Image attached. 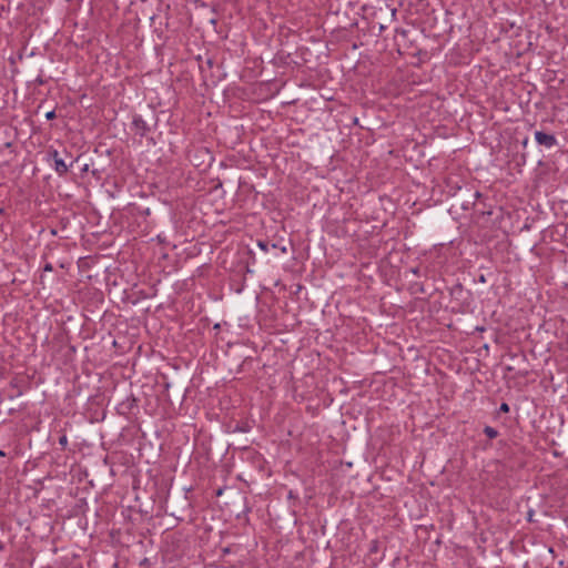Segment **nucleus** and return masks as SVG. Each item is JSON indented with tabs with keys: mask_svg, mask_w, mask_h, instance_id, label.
<instances>
[{
	"mask_svg": "<svg viewBox=\"0 0 568 568\" xmlns=\"http://www.w3.org/2000/svg\"><path fill=\"white\" fill-rule=\"evenodd\" d=\"M510 410V407L507 403H501L500 406H499V412L500 413H508Z\"/></svg>",
	"mask_w": 568,
	"mask_h": 568,
	"instance_id": "obj_12",
	"label": "nucleus"
},
{
	"mask_svg": "<svg viewBox=\"0 0 568 568\" xmlns=\"http://www.w3.org/2000/svg\"><path fill=\"white\" fill-rule=\"evenodd\" d=\"M445 183L447 194L454 197L458 196L459 193H463L465 185H468L467 183H463L458 176H448L446 178Z\"/></svg>",
	"mask_w": 568,
	"mask_h": 568,
	"instance_id": "obj_4",
	"label": "nucleus"
},
{
	"mask_svg": "<svg viewBox=\"0 0 568 568\" xmlns=\"http://www.w3.org/2000/svg\"><path fill=\"white\" fill-rule=\"evenodd\" d=\"M63 153L67 158H71V154L67 150H64Z\"/></svg>",
	"mask_w": 568,
	"mask_h": 568,
	"instance_id": "obj_22",
	"label": "nucleus"
},
{
	"mask_svg": "<svg viewBox=\"0 0 568 568\" xmlns=\"http://www.w3.org/2000/svg\"><path fill=\"white\" fill-rule=\"evenodd\" d=\"M151 120H153V121H154V125H156V123H158V118H156V115H155V113H154V112H151Z\"/></svg>",
	"mask_w": 568,
	"mask_h": 568,
	"instance_id": "obj_18",
	"label": "nucleus"
},
{
	"mask_svg": "<svg viewBox=\"0 0 568 568\" xmlns=\"http://www.w3.org/2000/svg\"><path fill=\"white\" fill-rule=\"evenodd\" d=\"M4 456H6V453L0 449V457H4Z\"/></svg>",
	"mask_w": 568,
	"mask_h": 568,
	"instance_id": "obj_25",
	"label": "nucleus"
},
{
	"mask_svg": "<svg viewBox=\"0 0 568 568\" xmlns=\"http://www.w3.org/2000/svg\"><path fill=\"white\" fill-rule=\"evenodd\" d=\"M257 246H258L262 251L267 252V251H268V246H270V244H268V242H266V241H258V242H257Z\"/></svg>",
	"mask_w": 568,
	"mask_h": 568,
	"instance_id": "obj_11",
	"label": "nucleus"
},
{
	"mask_svg": "<svg viewBox=\"0 0 568 568\" xmlns=\"http://www.w3.org/2000/svg\"><path fill=\"white\" fill-rule=\"evenodd\" d=\"M143 214L149 215V214H150V209H145V210L143 211Z\"/></svg>",
	"mask_w": 568,
	"mask_h": 568,
	"instance_id": "obj_24",
	"label": "nucleus"
},
{
	"mask_svg": "<svg viewBox=\"0 0 568 568\" xmlns=\"http://www.w3.org/2000/svg\"><path fill=\"white\" fill-rule=\"evenodd\" d=\"M248 422H236L234 427L231 429L233 433H248L251 430Z\"/></svg>",
	"mask_w": 568,
	"mask_h": 568,
	"instance_id": "obj_7",
	"label": "nucleus"
},
{
	"mask_svg": "<svg viewBox=\"0 0 568 568\" xmlns=\"http://www.w3.org/2000/svg\"><path fill=\"white\" fill-rule=\"evenodd\" d=\"M485 281H486V280H485V276H484V275H480V276H479V282L485 283Z\"/></svg>",
	"mask_w": 568,
	"mask_h": 568,
	"instance_id": "obj_21",
	"label": "nucleus"
},
{
	"mask_svg": "<svg viewBox=\"0 0 568 568\" xmlns=\"http://www.w3.org/2000/svg\"><path fill=\"white\" fill-rule=\"evenodd\" d=\"M132 130L135 135L145 138L151 132V125L141 115H134L132 119Z\"/></svg>",
	"mask_w": 568,
	"mask_h": 568,
	"instance_id": "obj_3",
	"label": "nucleus"
},
{
	"mask_svg": "<svg viewBox=\"0 0 568 568\" xmlns=\"http://www.w3.org/2000/svg\"><path fill=\"white\" fill-rule=\"evenodd\" d=\"M483 194L478 190H474L470 185H465L463 193H459L458 196H456V202L463 210L467 211L474 209L477 200Z\"/></svg>",
	"mask_w": 568,
	"mask_h": 568,
	"instance_id": "obj_1",
	"label": "nucleus"
},
{
	"mask_svg": "<svg viewBox=\"0 0 568 568\" xmlns=\"http://www.w3.org/2000/svg\"><path fill=\"white\" fill-rule=\"evenodd\" d=\"M36 82L39 84V85H43L45 83V80L39 75L37 79H36Z\"/></svg>",
	"mask_w": 568,
	"mask_h": 568,
	"instance_id": "obj_17",
	"label": "nucleus"
},
{
	"mask_svg": "<svg viewBox=\"0 0 568 568\" xmlns=\"http://www.w3.org/2000/svg\"><path fill=\"white\" fill-rule=\"evenodd\" d=\"M408 31L404 29H396V34L402 36L403 38L407 37Z\"/></svg>",
	"mask_w": 568,
	"mask_h": 568,
	"instance_id": "obj_15",
	"label": "nucleus"
},
{
	"mask_svg": "<svg viewBox=\"0 0 568 568\" xmlns=\"http://www.w3.org/2000/svg\"><path fill=\"white\" fill-rule=\"evenodd\" d=\"M47 160L53 162L54 171L60 175H65L69 171V165L65 163V160L60 155L59 151L55 149H50L47 153Z\"/></svg>",
	"mask_w": 568,
	"mask_h": 568,
	"instance_id": "obj_2",
	"label": "nucleus"
},
{
	"mask_svg": "<svg viewBox=\"0 0 568 568\" xmlns=\"http://www.w3.org/2000/svg\"><path fill=\"white\" fill-rule=\"evenodd\" d=\"M484 434L489 438V439H494L496 438L499 433L496 428L491 427V426H485L484 427Z\"/></svg>",
	"mask_w": 568,
	"mask_h": 568,
	"instance_id": "obj_9",
	"label": "nucleus"
},
{
	"mask_svg": "<svg viewBox=\"0 0 568 568\" xmlns=\"http://www.w3.org/2000/svg\"><path fill=\"white\" fill-rule=\"evenodd\" d=\"M55 118H57L55 110H51V111L45 113V119L49 120V121L53 120Z\"/></svg>",
	"mask_w": 568,
	"mask_h": 568,
	"instance_id": "obj_14",
	"label": "nucleus"
},
{
	"mask_svg": "<svg viewBox=\"0 0 568 568\" xmlns=\"http://www.w3.org/2000/svg\"><path fill=\"white\" fill-rule=\"evenodd\" d=\"M219 328H220V324H215L214 329H219Z\"/></svg>",
	"mask_w": 568,
	"mask_h": 568,
	"instance_id": "obj_26",
	"label": "nucleus"
},
{
	"mask_svg": "<svg viewBox=\"0 0 568 568\" xmlns=\"http://www.w3.org/2000/svg\"><path fill=\"white\" fill-rule=\"evenodd\" d=\"M88 171H89V164H84L83 168L81 169V172L84 173Z\"/></svg>",
	"mask_w": 568,
	"mask_h": 568,
	"instance_id": "obj_19",
	"label": "nucleus"
},
{
	"mask_svg": "<svg viewBox=\"0 0 568 568\" xmlns=\"http://www.w3.org/2000/svg\"><path fill=\"white\" fill-rule=\"evenodd\" d=\"M4 213V209H0V214H3Z\"/></svg>",
	"mask_w": 568,
	"mask_h": 568,
	"instance_id": "obj_29",
	"label": "nucleus"
},
{
	"mask_svg": "<svg viewBox=\"0 0 568 568\" xmlns=\"http://www.w3.org/2000/svg\"><path fill=\"white\" fill-rule=\"evenodd\" d=\"M379 551V541L377 539H373L369 542L368 555H375Z\"/></svg>",
	"mask_w": 568,
	"mask_h": 568,
	"instance_id": "obj_10",
	"label": "nucleus"
},
{
	"mask_svg": "<svg viewBox=\"0 0 568 568\" xmlns=\"http://www.w3.org/2000/svg\"><path fill=\"white\" fill-rule=\"evenodd\" d=\"M479 213H480L481 215H484V214H488V215H490V214H491V212H490V211H488V212L480 211Z\"/></svg>",
	"mask_w": 568,
	"mask_h": 568,
	"instance_id": "obj_23",
	"label": "nucleus"
},
{
	"mask_svg": "<svg viewBox=\"0 0 568 568\" xmlns=\"http://www.w3.org/2000/svg\"><path fill=\"white\" fill-rule=\"evenodd\" d=\"M450 296L458 300V301H462V306H469V297L471 295L470 291L468 290H465V287L463 286L462 283H456L452 288H450Z\"/></svg>",
	"mask_w": 568,
	"mask_h": 568,
	"instance_id": "obj_5",
	"label": "nucleus"
},
{
	"mask_svg": "<svg viewBox=\"0 0 568 568\" xmlns=\"http://www.w3.org/2000/svg\"><path fill=\"white\" fill-rule=\"evenodd\" d=\"M59 444L62 446V448H65V446L68 445V437H67V435H62L59 438Z\"/></svg>",
	"mask_w": 568,
	"mask_h": 568,
	"instance_id": "obj_13",
	"label": "nucleus"
},
{
	"mask_svg": "<svg viewBox=\"0 0 568 568\" xmlns=\"http://www.w3.org/2000/svg\"><path fill=\"white\" fill-rule=\"evenodd\" d=\"M535 140L539 145H542L546 148H554L558 143L555 134L546 133L542 131L535 132Z\"/></svg>",
	"mask_w": 568,
	"mask_h": 568,
	"instance_id": "obj_6",
	"label": "nucleus"
},
{
	"mask_svg": "<svg viewBox=\"0 0 568 568\" xmlns=\"http://www.w3.org/2000/svg\"><path fill=\"white\" fill-rule=\"evenodd\" d=\"M10 387L16 389L17 392L13 395H10V398L19 397L23 394V389L20 387L18 381L16 378L11 379L9 383Z\"/></svg>",
	"mask_w": 568,
	"mask_h": 568,
	"instance_id": "obj_8",
	"label": "nucleus"
},
{
	"mask_svg": "<svg viewBox=\"0 0 568 568\" xmlns=\"http://www.w3.org/2000/svg\"><path fill=\"white\" fill-rule=\"evenodd\" d=\"M357 122H358V119H357V118H355V119H354V124H357Z\"/></svg>",
	"mask_w": 568,
	"mask_h": 568,
	"instance_id": "obj_27",
	"label": "nucleus"
},
{
	"mask_svg": "<svg viewBox=\"0 0 568 568\" xmlns=\"http://www.w3.org/2000/svg\"><path fill=\"white\" fill-rule=\"evenodd\" d=\"M416 292L424 293V287H423V285H419V286H418V288L416 290Z\"/></svg>",
	"mask_w": 568,
	"mask_h": 568,
	"instance_id": "obj_20",
	"label": "nucleus"
},
{
	"mask_svg": "<svg viewBox=\"0 0 568 568\" xmlns=\"http://www.w3.org/2000/svg\"><path fill=\"white\" fill-rule=\"evenodd\" d=\"M52 271H53V266L51 263L44 264L43 272H52Z\"/></svg>",
	"mask_w": 568,
	"mask_h": 568,
	"instance_id": "obj_16",
	"label": "nucleus"
},
{
	"mask_svg": "<svg viewBox=\"0 0 568 568\" xmlns=\"http://www.w3.org/2000/svg\"><path fill=\"white\" fill-rule=\"evenodd\" d=\"M271 246H272L273 248H276V247H277V245H276L275 243H273Z\"/></svg>",
	"mask_w": 568,
	"mask_h": 568,
	"instance_id": "obj_28",
	"label": "nucleus"
}]
</instances>
